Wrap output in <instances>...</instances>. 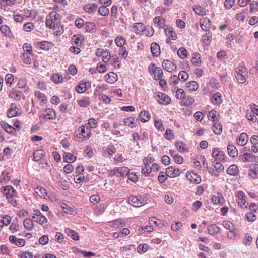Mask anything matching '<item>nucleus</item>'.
Returning a JSON list of instances; mask_svg holds the SVG:
<instances>
[{
	"label": "nucleus",
	"mask_w": 258,
	"mask_h": 258,
	"mask_svg": "<svg viewBox=\"0 0 258 258\" xmlns=\"http://www.w3.org/2000/svg\"><path fill=\"white\" fill-rule=\"evenodd\" d=\"M131 204L135 207H140L147 203L146 196L145 195L130 196Z\"/></svg>",
	"instance_id": "1"
},
{
	"label": "nucleus",
	"mask_w": 258,
	"mask_h": 258,
	"mask_svg": "<svg viewBox=\"0 0 258 258\" xmlns=\"http://www.w3.org/2000/svg\"><path fill=\"white\" fill-rule=\"evenodd\" d=\"M78 133L76 137L81 139L82 141L87 140L90 138L91 135L90 128L85 125L81 126L77 130Z\"/></svg>",
	"instance_id": "2"
},
{
	"label": "nucleus",
	"mask_w": 258,
	"mask_h": 258,
	"mask_svg": "<svg viewBox=\"0 0 258 258\" xmlns=\"http://www.w3.org/2000/svg\"><path fill=\"white\" fill-rule=\"evenodd\" d=\"M212 155L215 160L219 161H225L226 156L224 153L217 148H214L213 149Z\"/></svg>",
	"instance_id": "3"
},
{
	"label": "nucleus",
	"mask_w": 258,
	"mask_h": 258,
	"mask_svg": "<svg viewBox=\"0 0 258 258\" xmlns=\"http://www.w3.org/2000/svg\"><path fill=\"white\" fill-rule=\"evenodd\" d=\"M20 110L14 104H11L10 107L7 111V116L9 118H12L20 114Z\"/></svg>",
	"instance_id": "4"
},
{
	"label": "nucleus",
	"mask_w": 258,
	"mask_h": 258,
	"mask_svg": "<svg viewBox=\"0 0 258 258\" xmlns=\"http://www.w3.org/2000/svg\"><path fill=\"white\" fill-rule=\"evenodd\" d=\"M162 66L165 71L169 72H172L177 68L176 65L169 60H164Z\"/></svg>",
	"instance_id": "5"
},
{
	"label": "nucleus",
	"mask_w": 258,
	"mask_h": 258,
	"mask_svg": "<svg viewBox=\"0 0 258 258\" xmlns=\"http://www.w3.org/2000/svg\"><path fill=\"white\" fill-rule=\"evenodd\" d=\"M113 175L127 176L129 179V169L126 167H121L113 170Z\"/></svg>",
	"instance_id": "6"
},
{
	"label": "nucleus",
	"mask_w": 258,
	"mask_h": 258,
	"mask_svg": "<svg viewBox=\"0 0 258 258\" xmlns=\"http://www.w3.org/2000/svg\"><path fill=\"white\" fill-rule=\"evenodd\" d=\"M167 175L170 178L177 177L180 175V171L179 169L174 166H170L166 170Z\"/></svg>",
	"instance_id": "7"
},
{
	"label": "nucleus",
	"mask_w": 258,
	"mask_h": 258,
	"mask_svg": "<svg viewBox=\"0 0 258 258\" xmlns=\"http://www.w3.org/2000/svg\"><path fill=\"white\" fill-rule=\"evenodd\" d=\"M248 174L249 176L253 179L258 177V164L253 163L250 165Z\"/></svg>",
	"instance_id": "8"
},
{
	"label": "nucleus",
	"mask_w": 258,
	"mask_h": 258,
	"mask_svg": "<svg viewBox=\"0 0 258 258\" xmlns=\"http://www.w3.org/2000/svg\"><path fill=\"white\" fill-rule=\"evenodd\" d=\"M187 178L192 183L196 184H199L201 182V179L199 175L194 172H191L186 174Z\"/></svg>",
	"instance_id": "9"
},
{
	"label": "nucleus",
	"mask_w": 258,
	"mask_h": 258,
	"mask_svg": "<svg viewBox=\"0 0 258 258\" xmlns=\"http://www.w3.org/2000/svg\"><path fill=\"white\" fill-rule=\"evenodd\" d=\"M237 202L238 205L242 207L246 204V199L247 198L246 195L242 191H239L237 195Z\"/></svg>",
	"instance_id": "10"
},
{
	"label": "nucleus",
	"mask_w": 258,
	"mask_h": 258,
	"mask_svg": "<svg viewBox=\"0 0 258 258\" xmlns=\"http://www.w3.org/2000/svg\"><path fill=\"white\" fill-rule=\"evenodd\" d=\"M9 239L11 243L19 247L23 246L25 244V241L23 239L18 238L13 235L10 236Z\"/></svg>",
	"instance_id": "11"
},
{
	"label": "nucleus",
	"mask_w": 258,
	"mask_h": 258,
	"mask_svg": "<svg viewBox=\"0 0 258 258\" xmlns=\"http://www.w3.org/2000/svg\"><path fill=\"white\" fill-rule=\"evenodd\" d=\"M212 201L214 204H219L222 205L225 203L224 198L221 192H217L216 195L212 197Z\"/></svg>",
	"instance_id": "12"
},
{
	"label": "nucleus",
	"mask_w": 258,
	"mask_h": 258,
	"mask_svg": "<svg viewBox=\"0 0 258 258\" xmlns=\"http://www.w3.org/2000/svg\"><path fill=\"white\" fill-rule=\"evenodd\" d=\"M248 140V137L246 133L243 132L241 133L237 139L238 145L243 146L246 144Z\"/></svg>",
	"instance_id": "13"
},
{
	"label": "nucleus",
	"mask_w": 258,
	"mask_h": 258,
	"mask_svg": "<svg viewBox=\"0 0 258 258\" xmlns=\"http://www.w3.org/2000/svg\"><path fill=\"white\" fill-rule=\"evenodd\" d=\"M200 24L202 30L204 31H209L211 26L210 21L209 19L206 18L201 19L200 21Z\"/></svg>",
	"instance_id": "14"
},
{
	"label": "nucleus",
	"mask_w": 258,
	"mask_h": 258,
	"mask_svg": "<svg viewBox=\"0 0 258 258\" xmlns=\"http://www.w3.org/2000/svg\"><path fill=\"white\" fill-rule=\"evenodd\" d=\"M164 31L165 34L169 37L171 38L172 40H175L177 39V34L175 31H174L172 28L169 26H165Z\"/></svg>",
	"instance_id": "15"
},
{
	"label": "nucleus",
	"mask_w": 258,
	"mask_h": 258,
	"mask_svg": "<svg viewBox=\"0 0 258 258\" xmlns=\"http://www.w3.org/2000/svg\"><path fill=\"white\" fill-rule=\"evenodd\" d=\"M1 190L2 192L6 195L7 198L9 196H15V195L16 194V192L14 188L12 186L9 185L6 186L5 187L2 188Z\"/></svg>",
	"instance_id": "16"
},
{
	"label": "nucleus",
	"mask_w": 258,
	"mask_h": 258,
	"mask_svg": "<svg viewBox=\"0 0 258 258\" xmlns=\"http://www.w3.org/2000/svg\"><path fill=\"white\" fill-rule=\"evenodd\" d=\"M97 5L94 3H89L83 7L84 10L88 13H93L96 11Z\"/></svg>",
	"instance_id": "17"
},
{
	"label": "nucleus",
	"mask_w": 258,
	"mask_h": 258,
	"mask_svg": "<svg viewBox=\"0 0 258 258\" xmlns=\"http://www.w3.org/2000/svg\"><path fill=\"white\" fill-rule=\"evenodd\" d=\"M227 149L228 151V154L230 156L235 158L238 156V150L233 145L231 144H228L227 146Z\"/></svg>",
	"instance_id": "18"
},
{
	"label": "nucleus",
	"mask_w": 258,
	"mask_h": 258,
	"mask_svg": "<svg viewBox=\"0 0 258 258\" xmlns=\"http://www.w3.org/2000/svg\"><path fill=\"white\" fill-rule=\"evenodd\" d=\"M46 155L45 150L43 149H39L35 150L33 152L34 160L35 161H38L41 160Z\"/></svg>",
	"instance_id": "19"
},
{
	"label": "nucleus",
	"mask_w": 258,
	"mask_h": 258,
	"mask_svg": "<svg viewBox=\"0 0 258 258\" xmlns=\"http://www.w3.org/2000/svg\"><path fill=\"white\" fill-rule=\"evenodd\" d=\"M151 51L153 55L155 57H158L161 53L160 46L155 42H153L151 44Z\"/></svg>",
	"instance_id": "20"
},
{
	"label": "nucleus",
	"mask_w": 258,
	"mask_h": 258,
	"mask_svg": "<svg viewBox=\"0 0 258 258\" xmlns=\"http://www.w3.org/2000/svg\"><path fill=\"white\" fill-rule=\"evenodd\" d=\"M105 80L109 83H113L117 80V75L114 72H109L105 76Z\"/></svg>",
	"instance_id": "21"
},
{
	"label": "nucleus",
	"mask_w": 258,
	"mask_h": 258,
	"mask_svg": "<svg viewBox=\"0 0 258 258\" xmlns=\"http://www.w3.org/2000/svg\"><path fill=\"white\" fill-rule=\"evenodd\" d=\"M133 31L138 34H141L144 30V25L141 22L136 23L132 28Z\"/></svg>",
	"instance_id": "22"
},
{
	"label": "nucleus",
	"mask_w": 258,
	"mask_h": 258,
	"mask_svg": "<svg viewBox=\"0 0 258 258\" xmlns=\"http://www.w3.org/2000/svg\"><path fill=\"white\" fill-rule=\"evenodd\" d=\"M77 103L81 107H87L90 104V98L87 96L83 97L82 99L78 100Z\"/></svg>",
	"instance_id": "23"
},
{
	"label": "nucleus",
	"mask_w": 258,
	"mask_h": 258,
	"mask_svg": "<svg viewBox=\"0 0 258 258\" xmlns=\"http://www.w3.org/2000/svg\"><path fill=\"white\" fill-rule=\"evenodd\" d=\"M155 24H157L160 28H164L165 25V19L160 16H156L153 19Z\"/></svg>",
	"instance_id": "24"
},
{
	"label": "nucleus",
	"mask_w": 258,
	"mask_h": 258,
	"mask_svg": "<svg viewBox=\"0 0 258 258\" xmlns=\"http://www.w3.org/2000/svg\"><path fill=\"white\" fill-rule=\"evenodd\" d=\"M44 115V118L47 119H53L56 117V114L54 110L51 108L46 109Z\"/></svg>",
	"instance_id": "25"
},
{
	"label": "nucleus",
	"mask_w": 258,
	"mask_h": 258,
	"mask_svg": "<svg viewBox=\"0 0 258 258\" xmlns=\"http://www.w3.org/2000/svg\"><path fill=\"white\" fill-rule=\"evenodd\" d=\"M238 172L239 168L237 165L235 164L230 165L227 170V174L232 176H236L238 175Z\"/></svg>",
	"instance_id": "26"
},
{
	"label": "nucleus",
	"mask_w": 258,
	"mask_h": 258,
	"mask_svg": "<svg viewBox=\"0 0 258 258\" xmlns=\"http://www.w3.org/2000/svg\"><path fill=\"white\" fill-rule=\"evenodd\" d=\"M110 225L113 228H118L125 226L124 221L122 219H116L110 222Z\"/></svg>",
	"instance_id": "27"
},
{
	"label": "nucleus",
	"mask_w": 258,
	"mask_h": 258,
	"mask_svg": "<svg viewBox=\"0 0 258 258\" xmlns=\"http://www.w3.org/2000/svg\"><path fill=\"white\" fill-rule=\"evenodd\" d=\"M207 230L210 235H214L219 232L220 228L216 224H212L208 226Z\"/></svg>",
	"instance_id": "28"
},
{
	"label": "nucleus",
	"mask_w": 258,
	"mask_h": 258,
	"mask_svg": "<svg viewBox=\"0 0 258 258\" xmlns=\"http://www.w3.org/2000/svg\"><path fill=\"white\" fill-rule=\"evenodd\" d=\"M65 232L68 235V236H70L73 240L76 241L79 240V236L78 234L74 230L68 228L65 229Z\"/></svg>",
	"instance_id": "29"
},
{
	"label": "nucleus",
	"mask_w": 258,
	"mask_h": 258,
	"mask_svg": "<svg viewBox=\"0 0 258 258\" xmlns=\"http://www.w3.org/2000/svg\"><path fill=\"white\" fill-rule=\"evenodd\" d=\"M0 125L3 129H4L7 133L9 134H14L16 132L15 128L5 122H1L0 123Z\"/></svg>",
	"instance_id": "30"
},
{
	"label": "nucleus",
	"mask_w": 258,
	"mask_h": 258,
	"mask_svg": "<svg viewBox=\"0 0 258 258\" xmlns=\"http://www.w3.org/2000/svg\"><path fill=\"white\" fill-rule=\"evenodd\" d=\"M256 158V157L250 153H245L243 155V157L242 158V160L243 162H253L255 161V159Z\"/></svg>",
	"instance_id": "31"
},
{
	"label": "nucleus",
	"mask_w": 258,
	"mask_h": 258,
	"mask_svg": "<svg viewBox=\"0 0 258 258\" xmlns=\"http://www.w3.org/2000/svg\"><path fill=\"white\" fill-rule=\"evenodd\" d=\"M51 79L55 84H60L63 82L64 78L62 75L58 73L53 74Z\"/></svg>",
	"instance_id": "32"
},
{
	"label": "nucleus",
	"mask_w": 258,
	"mask_h": 258,
	"mask_svg": "<svg viewBox=\"0 0 258 258\" xmlns=\"http://www.w3.org/2000/svg\"><path fill=\"white\" fill-rule=\"evenodd\" d=\"M139 117L142 122H146L150 120L151 116L148 111H143L140 112Z\"/></svg>",
	"instance_id": "33"
},
{
	"label": "nucleus",
	"mask_w": 258,
	"mask_h": 258,
	"mask_svg": "<svg viewBox=\"0 0 258 258\" xmlns=\"http://www.w3.org/2000/svg\"><path fill=\"white\" fill-rule=\"evenodd\" d=\"M186 87L189 91H194L198 88L199 85L196 82L191 81L186 83Z\"/></svg>",
	"instance_id": "34"
},
{
	"label": "nucleus",
	"mask_w": 258,
	"mask_h": 258,
	"mask_svg": "<svg viewBox=\"0 0 258 258\" xmlns=\"http://www.w3.org/2000/svg\"><path fill=\"white\" fill-rule=\"evenodd\" d=\"M212 103L214 105H218L221 103V95L219 93H217L213 95L211 98Z\"/></svg>",
	"instance_id": "35"
},
{
	"label": "nucleus",
	"mask_w": 258,
	"mask_h": 258,
	"mask_svg": "<svg viewBox=\"0 0 258 258\" xmlns=\"http://www.w3.org/2000/svg\"><path fill=\"white\" fill-rule=\"evenodd\" d=\"M175 146L176 149L179 152H186L188 151V148L182 142L175 143Z\"/></svg>",
	"instance_id": "36"
},
{
	"label": "nucleus",
	"mask_w": 258,
	"mask_h": 258,
	"mask_svg": "<svg viewBox=\"0 0 258 258\" xmlns=\"http://www.w3.org/2000/svg\"><path fill=\"white\" fill-rule=\"evenodd\" d=\"M23 93L19 91H12L10 93L9 97L15 100H20L22 96Z\"/></svg>",
	"instance_id": "37"
},
{
	"label": "nucleus",
	"mask_w": 258,
	"mask_h": 258,
	"mask_svg": "<svg viewBox=\"0 0 258 258\" xmlns=\"http://www.w3.org/2000/svg\"><path fill=\"white\" fill-rule=\"evenodd\" d=\"M194 12L199 15H204L206 14L205 9L200 5H195L193 6Z\"/></svg>",
	"instance_id": "38"
},
{
	"label": "nucleus",
	"mask_w": 258,
	"mask_h": 258,
	"mask_svg": "<svg viewBox=\"0 0 258 258\" xmlns=\"http://www.w3.org/2000/svg\"><path fill=\"white\" fill-rule=\"evenodd\" d=\"M247 69L242 66H239L235 69V74H240L243 75H247Z\"/></svg>",
	"instance_id": "39"
},
{
	"label": "nucleus",
	"mask_w": 258,
	"mask_h": 258,
	"mask_svg": "<svg viewBox=\"0 0 258 258\" xmlns=\"http://www.w3.org/2000/svg\"><path fill=\"white\" fill-rule=\"evenodd\" d=\"M9 180V173L6 171H3L0 176V182L3 184H6Z\"/></svg>",
	"instance_id": "40"
},
{
	"label": "nucleus",
	"mask_w": 258,
	"mask_h": 258,
	"mask_svg": "<svg viewBox=\"0 0 258 258\" xmlns=\"http://www.w3.org/2000/svg\"><path fill=\"white\" fill-rule=\"evenodd\" d=\"M153 74L155 79L156 80H159L162 78L163 72L161 68L157 67V68H155V72Z\"/></svg>",
	"instance_id": "41"
},
{
	"label": "nucleus",
	"mask_w": 258,
	"mask_h": 258,
	"mask_svg": "<svg viewBox=\"0 0 258 258\" xmlns=\"http://www.w3.org/2000/svg\"><path fill=\"white\" fill-rule=\"evenodd\" d=\"M63 159L66 162H74L76 160V157L70 153H67L65 154Z\"/></svg>",
	"instance_id": "42"
},
{
	"label": "nucleus",
	"mask_w": 258,
	"mask_h": 258,
	"mask_svg": "<svg viewBox=\"0 0 258 258\" xmlns=\"http://www.w3.org/2000/svg\"><path fill=\"white\" fill-rule=\"evenodd\" d=\"M107 6H102L100 7L98 9L99 13L103 16H108L109 14V10L107 8Z\"/></svg>",
	"instance_id": "43"
},
{
	"label": "nucleus",
	"mask_w": 258,
	"mask_h": 258,
	"mask_svg": "<svg viewBox=\"0 0 258 258\" xmlns=\"http://www.w3.org/2000/svg\"><path fill=\"white\" fill-rule=\"evenodd\" d=\"M143 33L146 36H152L154 33V29L152 27L148 26L146 28L144 26V30L143 31Z\"/></svg>",
	"instance_id": "44"
},
{
	"label": "nucleus",
	"mask_w": 258,
	"mask_h": 258,
	"mask_svg": "<svg viewBox=\"0 0 258 258\" xmlns=\"http://www.w3.org/2000/svg\"><path fill=\"white\" fill-rule=\"evenodd\" d=\"M61 208L63 211L67 214L74 215L75 213V210L72 208L68 206L66 204H62L61 205Z\"/></svg>",
	"instance_id": "45"
},
{
	"label": "nucleus",
	"mask_w": 258,
	"mask_h": 258,
	"mask_svg": "<svg viewBox=\"0 0 258 258\" xmlns=\"http://www.w3.org/2000/svg\"><path fill=\"white\" fill-rule=\"evenodd\" d=\"M167 177H168V176L167 175L166 172H160L158 177L159 182L160 183H164L167 179Z\"/></svg>",
	"instance_id": "46"
},
{
	"label": "nucleus",
	"mask_w": 258,
	"mask_h": 258,
	"mask_svg": "<svg viewBox=\"0 0 258 258\" xmlns=\"http://www.w3.org/2000/svg\"><path fill=\"white\" fill-rule=\"evenodd\" d=\"M158 97L161 98V100L162 101L161 102V103H164L165 104H169L171 101L170 97L164 93H161L158 95Z\"/></svg>",
	"instance_id": "47"
},
{
	"label": "nucleus",
	"mask_w": 258,
	"mask_h": 258,
	"mask_svg": "<svg viewBox=\"0 0 258 258\" xmlns=\"http://www.w3.org/2000/svg\"><path fill=\"white\" fill-rule=\"evenodd\" d=\"M20 229L21 226H20L18 224L15 223L14 222L12 223L9 227V229L13 233L20 231Z\"/></svg>",
	"instance_id": "48"
},
{
	"label": "nucleus",
	"mask_w": 258,
	"mask_h": 258,
	"mask_svg": "<svg viewBox=\"0 0 258 258\" xmlns=\"http://www.w3.org/2000/svg\"><path fill=\"white\" fill-rule=\"evenodd\" d=\"M213 131L217 135L221 134L222 131V127L221 124L216 122L214 124Z\"/></svg>",
	"instance_id": "49"
},
{
	"label": "nucleus",
	"mask_w": 258,
	"mask_h": 258,
	"mask_svg": "<svg viewBox=\"0 0 258 258\" xmlns=\"http://www.w3.org/2000/svg\"><path fill=\"white\" fill-rule=\"evenodd\" d=\"M45 23L46 26L50 29H52L55 27V22L52 18L49 17V15L47 17Z\"/></svg>",
	"instance_id": "50"
},
{
	"label": "nucleus",
	"mask_w": 258,
	"mask_h": 258,
	"mask_svg": "<svg viewBox=\"0 0 258 258\" xmlns=\"http://www.w3.org/2000/svg\"><path fill=\"white\" fill-rule=\"evenodd\" d=\"M35 28L34 24L31 22L26 23L23 25V30L26 32H30Z\"/></svg>",
	"instance_id": "51"
},
{
	"label": "nucleus",
	"mask_w": 258,
	"mask_h": 258,
	"mask_svg": "<svg viewBox=\"0 0 258 258\" xmlns=\"http://www.w3.org/2000/svg\"><path fill=\"white\" fill-rule=\"evenodd\" d=\"M49 17L52 18L55 22H59L60 19V15L55 12H51L49 14Z\"/></svg>",
	"instance_id": "52"
},
{
	"label": "nucleus",
	"mask_w": 258,
	"mask_h": 258,
	"mask_svg": "<svg viewBox=\"0 0 258 258\" xmlns=\"http://www.w3.org/2000/svg\"><path fill=\"white\" fill-rule=\"evenodd\" d=\"M145 167L142 169V173L145 176H148L150 173H151L152 170L151 169V166L148 164H144Z\"/></svg>",
	"instance_id": "53"
},
{
	"label": "nucleus",
	"mask_w": 258,
	"mask_h": 258,
	"mask_svg": "<svg viewBox=\"0 0 258 258\" xmlns=\"http://www.w3.org/2000/svg\"><path fill=\"white\" fill-rule=\"evenodd\" d=\"M149 248V245L146 244H140L137 247V251L139 252H145Z\"/></svg>",
	"instance_id": "54"
},
{
	"label": "nucleus",
	"mask_w": 258,
	"mask_h": 258,
	"mask_svg": "<svg viewBox=\"0 0 258 258\" xmlns=\"http://www.w3.org/2000/svg\"><path fill=\"white\" fill-rule=\"evenodd\" d=\"M35 192L41 198H45V196L46 195V191L44 188L41 187H38L36 188Z\"/></svg>",
	"instance_id": "55"
},
{
	"label": "nucleus",
	"mask_w": 258,
	"mask_h": 258,
	"mask_svg": "<svg viewBox=\"0 0 258 258\" xmlns=\"http://www.w3.org/2000/svg\"><path fill=\"white\" fill-rule=\"evenodd\" d=\"M24 226L29 230L33 229V222L29 219H26L23 222Z\"/></svg>",
	"instance_id": "56"
},
{
	"label": "nucleus",
	"mask_w": 258,
	"mask_h": 258,
	"mask_svg": "<svg viewBox=\"0 0 258 258\" xmlns=\"http://www.w3.org/2000/svg\"><path fill=\"white\" fill-rule=\"evenodd\" d=\"M177 54L180 58L183 59L187 56V50L184 48L181 47L178 50Z\"/></svg>",
	"instance_id": "57"
},
{
	"label": "nucleus",
	"mask_w": 258,
	"mask_h": 258,
	"mask_svg": "<svg viewBox=\"0 0 258 258\" xmlns=\"http://www.w3.org/2000/svg\"><path fill=\"white\" fill-rule=\"evenodd\" d=\"M116 45L121 47H123V46L126 43V40L122 37H117L115 40Z\"/></svg>",
	"instance_id": "58"
},
{
	"label": "nucleus",
	"mask_w": 258,
	"mask_h": 258,
	"mask_svg": "<svg viewBox=\"0 0 258 258\" xmlns=\"http://www.w3.org/2000/svg\"><path fill=\"white\" fill-rule=\"evenodd\" d=\"M235 76L237 81L241 84H243L246 82V77H247V75H243L240 74H235Z\"/></svg>",
	"instance_id": "59"
},
{
	"label": "nucleus",
	"mask_w": 258,
	"mask_h": 258,
	"mask_svg": "<svg viewBox=\"0 0 258 258\" xmlns=\"http://www.w3.org/2000/svg\"><path fill=\"white\" fill-rule=\"evenodd\" d=\"M185 91L182 89L179 88L176 90V96L178 99H184L185 97Z\"/></svg>",
	"instance_id": "60"
},
{
	"label": "nucleus",
	"mask_w": 258,
	"mask_h": 258,
	"mask_svg": "<svg viewBox=\"0 0 258 258\" xmlns=\"http://www.w3.org/2000/svg\"><path fill=\"white\" fill-rule=\"evenodd\" d=\"M191 61L193 64L196 66H199L201 63L199 54L198 53L195 54L194 56L191 60Z\"/></svg>",
	"instance_id": "61"
},
{
	"label": "nucleus",
	"mask_w": 258,
	"mask_h": 258,
	"mask_svg": "<svg viewBox=\"0 0 258 258\" xmlns=\"http://www.w3.org/2000/svg\"><path fill=\"white\" fill-rule=\"evenodd\" d=\"M84 86L83 82L80 83L78 86H76V91L79 93H84L86 91V89Z\"/></svg>",
	"instance_id": "62"
},
{
	"label": "nucleus",
	"mask_w": 258,
	"mask_h": 258,
	"mask_svg": "<svg viewBox=\"0 0 258 258\" xmlns=\"http://www.w3.org/2000/svg\"><path fill=\"white\" fill-rule=\"evenodd\" d=\"M102 60L104 62L107 63L111 59L110 54L109 50H106L105 52H104L102 56Z\"/></svg>",
	"instance_id": "63"
},
{
	"label": "nucleus",
	"mask_w": 258,
	"mask_h": 258,
	"mask_svg": "<svg viewBox=\"0 0 258 258\" xmlns=\"http://www.w3.org/2000/svg\"><path fill=\"white\" fill-rule=\"evenodd\" d=\"M217 111L213 109L209 111L208 117L209 120H211L213 122H214L215 121L216 117L217 115Z\"/></svg>",
	"instance_id": "64"
}]
</instances>
